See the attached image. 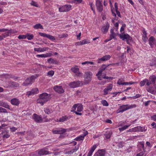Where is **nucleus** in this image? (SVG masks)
I'll return each instance as SVG.
<instances>
[{
    "label": "nucleus",
    "mask_w": 156,
    "mask_h": 156,
    "mask_svg": "<svg viewBox=\"0 0 156 156\" xmlns=\"http://www.w3.org/2000/svg\"><path fill=\"white\" fill-rule=\"evenodd\" d=\"M79 105V104H76L73 105V106L72 108V110L71 112H74L76 115H82V114L80 112H78L76 111V108H77L78 105Z\"/></svg>",
    "instance_id": "a878e982"
},
{
    "label": "nucleus",
    "mask_w": 156,
    "mask_h": 156,
    "mask_svg": "<svg viewBox=\"0 0 156 156\" xmlns=\"http://www.w3.org/2000/svg\"><path fill=\"white\" fill-rule=\"evenodd\" d=\"M147 82V79H145L142 81H141L140 83V87H143L144 86L146 83Z\"/></svg>",
    "instance_id": "58836bf2"
},
{
    "label": "nucleus",
    "mask_w": 156,
    "mask_h": 156,
    "mask_svg": "<svg viewBox=\"0 0 156 156\" xmlns=\"http://www.w3.org/2000/svg\"><path fill=\"white\" fill-rule=\"evenodd\" d=\"M151 120L156 121V114L152 115L151 117Z\"/></svg>",
    "instance_id": "e2e57ef3"
},
{
    "label": "nucleus",
    "mask_w": 156,
    "mask_h": 156,
    "mask_svg": "<svg viewBox=\"0 0 156 156\" xmlns=\"http://www.w3.org/2000/svg\"><path fill=\"white\" fill-rule=\"evenodd\" d=\"M155 39L152 36L151 37L149 40V43L150 46L153 48L154 46V43H155Z\"/></svg>",
    "instance_id": "4be33fe9"
},
{
    "label": "nucleus",
    "mask_w": 156,
    "mask_h": 156,
    "mask_svg": "<svg viewBox=\"0 0 156 156\" xmlns=\"http://www.w3.org/2000/svg\"><path fill=\"white\" fill-rule=\"evenodd\" d=\"M54 74V71L53 70H51L48 72L47 75L51 76H52Z\"/></svg>",
    "instance_id": "09e8293b"
},
{
    "label": "nucleus",
    "mask_w": 156,
    "mask_h": 156,
    "mask_svg": "<svg viewBox=\"0 0 156 156\" xmlns=\"http://www.w3.org/2000/svg\"><path fill=\"white\" fill-rule=\"evenodd\" d=\"M96 5L98 11L99 12H101L103 9L102 0H97L96 1Z\"/></svg>",
    "instance_id": "0eeeda50"
},
{
    "label": "nucleus",
    "mask_w": 156,
    "mask_h": 156,
    "mask_svg": "<svg viewBox=\"0 0 156 156\" xmlns=\"http://www.w3.org/2000/svg\"><path fill=\"white\" fill-rule=\"evenodd\" d=\"M112 134V131L111 130H108L104 134L105 137L104 139L105 140L107 139H109L111 137V136Z\"/></svg>",
    "instance_id": "5701e85b"
},
{
    "label": "nucleus",
    "mask_w": 156,
    "mask_h": 156,
    "mask_svg": "<svg viewBox=\"0 0 156 156\" xmlns=\"http://www.w3.org/2000/svg\"><path fill=\"white\" fill-rule=\"evenodd\" d=\"M66 132V129H61V130H55L53 131V133L55 134H62Z\"/></svg>",
    "instance_id": "c756f323"
},
{
    "label": "nucleus",
    "mask_w": 156,
    "mask_h": 156,
    "mask_svg": "<svg viewBox=\"0 0 156 156\" xmlns=\"http://www.w3.org/2000/svg\"><path fill=\"white\" fill-rule=\"evenodd\" d=\"M81 42L82 45L86 44H89L90 43V41L87 39L82 40L81 41Z\"/></svg>",
    "instance_id": "79ce46f5"
},
{
    "label": "nucleus",
    "mask_w": 156,
    "mask_h": 156,
    "mask_svg": "<svg viewBox=\"0 0 156 156\" xmlns=\"http://www.w3.org/2000/svg\"><path fill=\"white\" fill-rule=\"evenodd\" d=\"M113 85L112 83L108 84L106 88L104 90L103 94L105 95H107L108 93V92L109 91H111L112 90L113 88Z\"/></svg>",
    "instance_id": "dca6fc26"
},
{
    "label": "nucleus",
    "mask_w": 156,
    "mask_h": 156,
    "mask_svg": "<svg viewBox=\"0 0 156 156\" xmlns=\"http://www.w3.org/2000/svg\"><path fill=\"white\" fill-rule=\"evenodd\" d=\"M36 57L37 58H45V54H42L40 55H36Z\"/></svg>",
    "instance_id": "603ef678"
},
{
    "label": "nucleus",
    "mask_w": 156,
    "mask_h": 156,
    "mask_svg": "<svg viewBox=\"0 0 156 156\" xmlns=\"http://www.w3.org/2000/svg\"><path fill=\"white\" fill-rule=\"evenodd\" d=\"M45 54V58L51 57L53 55L51 53H47Z\"/></svg>",
    "instance_id": "bf43d9fd"
},
{
    "label": "nucleus",
    "mask_w": 156,
    "mask_h": 156,
    "mask_svg": "<svg viewBox=\"0 0 156 156\" xmlns=\"http://www.w3.org/2000/svg\"><path fill=\"white\" fill-rule=\"evenodd\" d=\"M7 112V110L5 109L0 107V112L6 113Z\"/></svg>",
    "instance_id": "5fc2aeb1"
},
{
    "label": "nucleus",
    "mask_w": 156,
    "mask_h": 156,
    "mask_svg": "<svg viewBox=\"0 0 156 156\" xmlns=\"http://www.w3.org/2000/svg\"><path fill=\"white\" fill-rule=\"evenodd\" d=\"M5 77L8 78H12L14 80H16L18 78L17 77H15V76L9 75L8 74H6L5 75Z\"/></svg>",
    "instance_id": "ea45409f"
},
{
    "label": "nucleus",
    "mask_w": 156,
    "mask_h": 156,
    "mask_svg": "<svg viewBox=\"0 0 156 156\" xmlns=\"http://www.w3.org/2000/svg\"><path fill=\"white\" fill-rule=\"evenodd\" d=\"M49 153V152L44 149H42L38 151V154L40 156L46 155Z\"/></svg>",
    "instance_id": "c85d7f7f"
},
{
    "label": "nucleus",
    "mask_w": 156,
    "mask_h": 156,
    "mask_svg": "<svg viewBox=\"0 0 156 156\" xmlns=\"http://www.w3.org/2000/svg\"><path fill=\"white\" fill-rule=\"evenodd\" d=\"M106 151L104 149H100L94 154V156H105Z\"/></svg>",
    "instance_id": "a211bd4d"
},
{
    "label": "nucleus",
    "mask_w": 156,
    "mask_h": 156,
    "mask_svg": "<svg viewBox=\"0 0 156 156\" xmlns=\"http://www.w3.org/2000/svg\"><path fill=\"white\" fill-rule=\"evenodd\" d=\"M8 31H9V34H16L17 33V31L16 30H9L8 29Z\"/></svg>",
    "instance_id": "49530a36"
},
{
    "label": "nucleus",
    "mask_w": 156,
    "mask_h": 156,
    "mask_svg": "<svg viewBox=\"0 0 156 156\" xmlns=\"http://www.w3.org/2000/svg\"><path fill=\"white\" fill-rule=\"evenodd\" d=\"M5 33L2 34V35H0L2 37V40L4 38H5L6 37L9 36V35L8 30L6 31Z\"/></svg>",
    "instance_id": "c03bdc74"
},
{
    "label": "nucleus",
    "mask_w": 156,
    "mask_h": 156,
    "mask_svg": "<svg viewBox=\"0 0 156 156\" xmlns=\"http://www.w3.org/2000/svg\"><path fill=\"white\" fill-rule=\"evenodd\" d=\"M84 84L82 82L77 81L71 82L69 84V86L70 87L74 88L80 87Z\"/></svg>",
    "instance_id": "423d86ee"
},
{
    "label": "nucleus",
    "mask_w": 156,
    "mask_h": 156,
    "mask_svg": "<svg viewBox=\"0 0 156 156\" xmlns=\"http://www.w3.org/2000/svg\"><path fill=\"white\" fill-rule=\"evenodd\" d=\"M142 148L144 150V152L142 151L139 154H138L136 156H145L146 154H145L144 152H145V149L144 147V143H141L140 145H139V151H142L141 148Z\"/></svg>",
    "instance_id": "f8f14e48"
},
{
    "label": "nucleus",
    "mask_w": 156,
    "mask_h": 156,
    "mask_svg": "<svg viewBox=\"0 0 156 156\" xmlns=\"http://www.w3.org/2000/svg\"><path fill=\"white\" fill-rule=\"evenodd\" d=\"M117 83L119 85H123V82H122V80L120 79L118 80L117 82Z\"/></svg>",
    "instance_id": "13d9d810"
},
{
    "label": "nucleus",
    "mask_w": 156,
    "mask_h": 156,
    "mask_svg": "<svg viewBox=\"0 0 156 156\" xmlns=\"http://www.w3.org/2000/svg\"><path fill=\"white\" fill-rule=\"evenodd\" d=\"M47 61L48 63L52 64H58V61L52 58L48 59Z\"/></svg>",
    "instance_id": "7c9ffc66"
},
{
    "label": "nucleus",
    "mask_w": 156,
    "mask_h": 156,
    "mask_svg": "<svg viewBox=\"0 0 156 156\" xmlns=\"http://www.w3.org/2000/svg\"><path fill=\"white\" fill-rule=\"evenodd\" d=\"M71 70L77 77L82 75L83 74L80 72L79 69L78 68L77 66H75L74 67H72Z\"/></svg>",
    "instance_id": "6e6552de"
},
{
    "label": "nucleus",
    "mask_w": 156,
    "mask_h": 156,
    "mask_svg": "<svg viewBox=\"0 0 156 156\" xmlns=\"http://www.w3.org/2000/svg\"><path fill=\"white\" fill-rule=\"evenodd\" d=\"M114 7L115 11L118 10V3L117 2H116L115 3Z\"/></svg>",
    "instance_id": "0e129e2a"
},
{
    "label": "nucleus",
    "mask_w": 156,
    "mask_h": 156,
    "mask_svg": "<svg viewBox=\"0 0 156 156\" xmlns=\"http://www.w3.org/2000/svg\"><path fill=\"white\" fill-rule=\"evenodd\" d=\"M68 119V117L67 116H62L58 119V121L59 122H64Z\"/></svg>",
    "instance_id": "f704fd0d"
},
{
    "label": "nucleus",
    "mask_w": 156,
    "mask_h": 156,
    "mask_svg": "<svg viewBox=\"0 0 156 156\" xmlns=\"http://www.w3.org/2000/svg\"><path fill=\"white\" fill-rule=\"evenodd\" d=\"M111 56L109 55H105L103 56L102 58H98L97 60V62L98 63L102 62H103L108 61L110 59Z\"/></svg>",
    "instance_id": "9d476101"
},
{
    "label": "nucleus",
    "mask_w": 156,
    "mask_h": 156,
    "mask_svg": "<svg viewBox=\"0 0 156 156\" xmlns=\"http://www.w3.org/2000/svg\"><path fill=\"white\" fill-rule=\"evenodd\" d=\"M156 80V77L155 75H152L150 76L149 80L147 79V85L149 86L150 84L154 85Z\"/></svg>",
    "instance_id": "1a4fd4ad"
},
{
    "label": "nucleus",
    "mask_w": 156,
    "mask_h": 156,
    "mask_svg": "<svg viewBox=\"0 0 156 156\" xmlns=\"http://www.w3.org/2000/svg\"><path fill=\"white\" fill-rule=\"evenodd\" d=\"M9 87L11 88L17 87H19V85L17 82L9 81L8 82Z\"/></svg>",
    "instance_id": "412c9836"
},
{
    "label": "nucleus",
    "mask_w": 156,
    "mask_h": 156,
    "mask_svg": "<svg viewBox=\"0 0 156 156\" xmlns=\"http://www.w3.org/2000/svg\"><path fill=\"white\" fill-rule=\"evenodd\" d=\"M26 35H20L18 37V38L19 39H25L27 38Z\"/></svg>",
    "instance_id": "8fccbe9b"
},
{
    "label": "nucleus",
    "mask_w": 156,
    "mask_h": 156,
    "mask_svg": "<svg viewBox=\"0 0 156 156\" xmlns=\"http://www.w3.org/2000/svg\"><path fill=\"white\" fill-rule=\"evenodd\" d=\"M78 150V148H76L72 149L70 151L72 153H73L74 152H76Z\"/></svg>",
    "instance_id": "338daca9"
},
{
    "label": "nucleus",
    "mask_w": 156,
    "mask_h": 156,
    "mask_svg": "<svg viewBox=\"0 0 156 156\" xmlns=\"http://www.w3.org/2000/svg\"><path fill=\"white\" fill-rule=\"evenodd\" d=\"M44 112L46 114H49L51 113L52 111L51 108L47 107L44 108Z\"/></svg>",
    "instance_id": "4c0bfd02"
},
{
    "label": "nucleus",
    "mask_w": 156,
    "mask_h": 156,
    "mask_svg": "<svg viewBox=\"0 0 156 156\" xmlns=\"http://www.w3.org/2000/svg\"><path fill=\"white\" fill-rule=\"evenodd\" d=\"M147 127H133L127 130L128 132H143L146 130Z\"/></svg>",
    "instance_id": "ddd939ff"
},
{
    "label": "nucleus",
    "mask_w": 156,
    "mask_h": 156,
    "mask_svg": "<svg viewBox=\"0 0 156 156\" xmlns=\"http://www.w3.org/2000/svg\"><path fill=\"white\" fill-rule=\"evenodd\" d=\"M11 103L12 105L17 106L19 105L20 101L17 98H14L11 100Z\"/></svg>",
    "instance_id": "393cba45"
},
{
    "label": "nucleus",
    "mask_w": 156,
    "mask_h": 156,
    "mask_svg": "<svg viewBox=\"0 0 156 156\" xmlns=\"http://www.w3.org/2000/svg\"><path fill=\"white\" fill-rule=\"evenodd\" d=\"M150 65L151 66H156V58L154 57L151 60Z\"/></svg>",
    "instance_id": "473e14b6"
},
{
    "label": "nucleus",
    "mask_w": 156,
    "mask_h": 156,
    "mask_svg": "<svg viewBox=\"0 0 156 156\" xmlns=\"http://www.w3.org/2000/svg\"><path fill=\"white\" fill-rule=\"evenodd\" d=\"M89 5L90 6L91 9V10L93 11V12L95 13V9L94 8V4L92 2H90L89 3Z\"/></svg>",
    "instance_id": "de8ad7c7"
},
{
    "label": "nucleus",
    "mask_w": 156,
    "mask_h": 156,
    "mask_svg": "<svg viewBox=\"0 0 156 156\" xmlns=\"http://www.w3.org/2000/svg\"><path fill=\"white\" fill-rule=\"evenodd\" d=\"M110 27L109 23L107 22L106 25L103 26L101 29L102 32L104 34H106L108 31Z\"/></svg>",
    "instance_id": "f3484780"
},
{
    "label": "nucleus",
    "mask_w": 156,
    "mask_h": 156,
    "mask_svg": "<svg viewBox=\"0 0 156 156\" xmlns=\"http://www.w3.org/2000/svg\"><path fill=\"white\" fill-rule=\"evenodd\" d=\"M96 148V145H94L93 146L91 147L88 152L87 156H91L92 154Z\"/></svg>",
    "instance_id": "2f4dec72"
},
{
    "label": "nucleus",
    "mask_w": 156,
    "mask_h": 156,
    "mask_svg": "<svg viewBox=\"0 0 156 156\" xmlns=\"http://www.w3.org/2000/svg\"><path fill=\"white\" fill-rule=\"evenodd\" d=\"M50 95L46 93H44L40 94L39 98L37 100V103L40 104L41 105H43L44 104L49 100L50 98Z\"/></svg>",
    "instance_id": "f257e3e1"
},
{
    "label": "nucleus",
    "mask_w": 156,
    "mask_h": 156,
    "mask_svg": "<svg viewBox=\"0 0 156 156\" xmlns=\"http://www.w3.org/2000/svg\"><path fill=\"white\" fill-rule=\"evenodd\" d=\"M37 77L36 76L33 75L30 77L28 78L23 83V84L24 86H27L31 84L34 81L35 79Z\"/></svg>",
    "instance_id": "39448f33"
},
{
    "label": "nucleus",
    "mask_w": 156,
    "mask_h": 156,
    "mask_svg": "<svg viewBox=\"0 0 156 156\" xmlns=\"http://www.w3.org/2000/svg\"><path fill=\"white\" fill-rule=\"evenodd\" d=\"M135 83L134 82H123V85H132Z\"/></svg>",
    "instance_id": "6e6d98bb"
},
{
    "label": "nucleus",
    "mask_w": 156,
    "mask_h": 156,
    "mask_svg": "<svg viewBox=\"0 0 156 156\" xmlns=\"http://www.w3.org/2000/svg\"><path fill=\"white\" fill-rule=\"evenodd\" d=\"M136 107V105L135 104L131 105H129L128 104L126 105H123L119 107V108L116 111V113L117 114L120 113H123L128 109L135 108Z\"/></svg>",
    "instance_id": "f03ea898"
},
{
    "label": "nucleus",
    "mask_w": 156,
    "mask_h": 156,
    "mask_svg": "<svg viewBox=\"0 0 156 156\" xmlns=\"http://www.w3.org/2000/svg\"><path fill=\"white\" fill-rule=\"evenodd\" d=\"M31 4V5L35 6L36 7H38V5L37 3L34 1H32Z\"/></svg>",
    "instance_id": "864d4df0"
},
{
    "label": "nucleus",
    "mask_w": 156,
    "mask_h": 156,
    "mask_svg": "<svg viewBox=\"0 0 156 156\" xmlns=\"http://www.w3.org/2000/svg\"><path fill=\"white\" fill-rule=\"evenodd\" d=\"M38 92V90L37 88H34L33 89L30 91H29L27 92V95L28 96H29L31 95H33L34 94H36Z\"/></svg>",
    "instance_id": "aec40b11"
},
{
    "label": "nucleus",
    "mask_w": 156,
    "mask_h": 156,
    "mask_svg": "<svg viewBox=\"0 0 156 156\" xmlns=\"http://www.w3.org/2000/svg\"><path fill=\"white\" fill-rule=\"evenodd\" d=\"M83 109V105H79L77 107V112H81Z\"/></svg>",
    "instance_id": "37998d69"
},
{
    "label": "nucleus",
    "mask_w": 156,
    "mask_h": 156,
    "mask_svg": "<svg viewBox=\"0 0 156 156\" xmlns=\"http://www.w3.org/2000/svg\"><path fill=\"white\" fill-rule=\"evenodd\" d=\"M39 34L40 36L43 37L48 38L52 41H54L55 40V37L50 35L41 32L39 33Z\"/></svg>",
    "instance_id": "4468645a"
},
{
    "label": "nucleus",
    "mask_w": 156,
    "mask_h": 156,
    "mask_svg": "<svg viewBox=\"0 0 156 156\" xmlns=\"http://www.w3.org/2000/svg\"><path fill=\"white\" fill-rule=\"evenodd\" d=\"M27 38L28 40H30L33 39L34 36L33 34L27 33L26 34Z\"/></svg>",
    "instance_id": "a19ab883"
},
{
    "label": "nucleus",
    "mask_w": 156,
    "mask_h": 156,
    "mask_svg": "<svg viewBox=\"0 0 156 156\" xmlns=\"http://www.w3.org/2000/svg\"><path fill=\"white\" fill-rule=\"evenodd\" d=\"M54 90L58 93L62 94L64 92V90L61 86L56 85L53 87Z\"/></svg>",
    "instance_id": "2eb2a0df"
},
{
    "label": "nucleus",
    "mask_w": 156,
    "mask_h": 156,
    "mask_svg": "<svg viewBox=\"0 0 156 156\" xmlns=\"http://www.w3.org/2000/svg\"><path fill=\"white\" fill-rule=\"evenodd\" d=\"M9 136L10 135L6 133L3 136V138L5 139L8 138Z\"/></svg>",
    "instance_id": "4d7b16f0"
},
{
    "label": "nucleus",
    "mask_w": 156,
    "mask_h": 156,
    "mask_svg": "<svg viewBox=\"0 0 156 156\" xmlns=\"http://www.w3.org/2000/svg\"><path fill=\"white\" fill-rule=\"evenodd\" d=\"M120 37L123 40H124L125 39H128L130 37L127 34H121L120 35Z\"/></svg>",
    "instance_id": "72a5a7b5"
},
{
    "label": "nucleus",
    "mask_w": 156,
    "mask_h": 156,
    "mask_svg": "<svg viewBox=\"0 0 156 156\" xmlns=\"http://www.w3.org/2000/svg\"><path fill=\"white\" fill-rule=\"evenodd\" d=\"M71 7V5H64L59 8V11L60 12L68 11L70 10Z\"/></svg>",
    "instance_id": "9b49d317"
},
{
    "label": "nucleus",
    "mask_w": 156,
    "mask_h": 156,
    "mask_svg": "<svg viewBox=\"0 0 156 156\" xmlns=\"http://www.w3.org/2000/svg\"><path fill=\"white\" fill-rule=\"evenodd\" d=\"M46 117L44 119H42L41 115H39L36 114H34L33 115V118L34 120L36 122L38 123H41L43 121H47L48 119L46 118Z\"/></svg>",
    "instance_id": "20e7f679"
},
{
    "label": "nucleus",
    "mask_w": 156,
    "mask_h": 156,
    "mask_svg": "<svg viewBox=\"0 0 156 156\" xmlns=\"http://www.w3.org/2000/svg\"><path fill=\"white\" fill-rule=\"evenodd\" d=\"M75 45L76 46H80V45H82V44L81 43V41H78L77 42H76L75 44Z\"/></svg>",
    "instance_id": "69168bd1"
},
{
    "label": "nucleus",
    "mask_w": 156,
    "mask_h": 156,
    "mask_svg": "<svg viewBox=\"0 0 156 156\" xmlns=\"http://www.w3.org/2000/svg\"><path fill=\"white\" fill-rule=\"evenodd\" d=\"M83 0H74L73 2L76 4H79L81 3Z\"/></svg>",
    "instance_id": "680f3d73"
},
{
    "label": "nucleus",
    "mask_w": 156,
    "mask_h": 156,
    "mask_svg": "<svg viewBox=\"0 0 156 156\" xmlns=\"http://www.w3.org/2000/svg\"><path fill=\"white\" fill-rule=\"evenodd\" d=\"M88 134L87 131H84L83 135H80L76 137L74 139V140L77 141H80L83 140L84 139V137L86 136Z\"/></svg>",
    "instance_id": "6ab92c4d"
},
{
    "label": "nucleus",
    "mask_w": 156,
    "mask_h": 156,
    "mask_svg": "<svg viewBox=\"0 0 156 156\" xmlns=\"http://www.w3.org/2000/svg\"><path fill=\"white\" fill-rule=\"evenodd\" d=\"M117 146L119 148H122L124 146V145H123V144L121 143H118Z\"/></svg>",
    "instance_id": "774afa93"
},
{
    "label": "nucleus",
    "mask_w": 156,
    "mask_h": 156,
    "mask_svg": "<svg viewBox=\"0 0 156 156\" xmlns=\"http://www.w3.org/2000/svg\"><path fill=\"white\" fill-rule=\"evenodd\" d=\"M111 34L110 35V39L109 40H110L112 39H115V37L116 36L117 34L114 32V29H112L110 30Z\"/></svg>",
    "instance_id": "cd10ccee"
},
{
    "label": "nucleus",
    "mask_w": 156,
    "mask_h": 156,
    "mask_svg": "<svg viewBox=\"0 0 156 156\" xmlns=\"http://www.w3.org/2000/svg\"><path fill=\"white\" fill-rule=\"evenodd\" d=\"M107 66H106L105 65L103 64L99 70L98 72V73L96 74V76L99 75H101L102 74V72L105 70Z\"/></svg>",
    "instance_id": "b1692460"
},
{
    "label": "nucleus",
    "mask_w": 156,
    "mask_h": 156,
    "mask_svg": "<svg viewBox=\"0 0 156 156\" xmlns=\"http://www.w3.org/2000/svg\"><path fill=\"white\" fill-rule=\"evenodd\" d=\"M124 123L122 122H120L119 124V127L120 126H123L122 127H129V126H127V125H123V124Z\"/></svg>",
    "instance_id": "052dcab7"
},
{
    "label": "nucleus",
    "mask_w": 156,
    "mask_h": 156,
    "mask_svg": "<svg viewBox=\"0 0 156 156\" xmlns=\"http://www.w3.org/2000/svg\"><path fill=\"white\" fill-rule=\"evenodd\" d=\"M101 103L104 106H108L109 105L107 101L105 100H102L101 101Z\"/></svg>",
    "instance_id": "a18cd8bd"
},
{
    "label": "nucleus",
    "mask_w": 156,
    "mask_h": 156,
    "mask_svg": "<svg viewBox=\"0 0 156 156\" xmlns=\"http://www.w3.org/2000/svg\"><path fill=\"white\" fill-rule=\"evenodd\" d=\"M0 106L6 108H9L10 107L6 103L3 102H0Z\"/></svg>",
    "instance_id": "c9c22d12"
},
{
    "label": "nucleus",
    "mask_w": 156,
    "mask_h": 156,
    "mask_svg": "<svg viewBox=\"0 0 156 156\" xmlns=\"http://www.w3.org/2000/svg\"><path fill=\"white\" fill-rule=\"evenodd\" d=\"M33 28L36 29H43V26L40 23H38L34 26Z\"/></svg>",
    "instance_id": "e433bc0d"
},
{
    "label": "nucleus",
    "mask_w": 156,
    "mask_h": 156,
    "mask_svg": "<svg viewBox=\"0 0 156 156\" xmlns=\"http://www.w3.org/2000/svg\"><path fill=\"white\" fill-rule=\"evenodd\" d=\"M126 24H123L122 27H121L120 31L121 33H122V31H124V28L126 27Z\"/></svg>",
    "instance_id": "3c124183"
},
{
    "label": "nucleus",
    "mask_w": 156,
    "mask_h": 156,
    "mask_svg": "<svg viewBox=\"0 0 156 156\" xmlns=\"http://www.w3.org/2000/svg\"><path fill=\"white\" fill-rule=\"evenodd\" d=\"M48 47H44L43 48H34V50L35 51L38 52H43L44 51L48 50Z\"/></svg>",
    "instance_id": "bb28decb"
},
{
    "label": "nucleus",
    "mask_w": 156,
    "mask_h": 156,
    "mask_svg": "<svg viewBox=\"0 0 156 156\" xmlns=\"http://www.w3.org/2000/svg\"><path fill=\"white\" fill-rule=\"evenodd\" d=\"M92 76V73L90 72H87L85 73L84 75V78L85 80V82H82L84 84L88 83L91 80Z\"/></svg>",
    "instance_id": "7ed1b4c3"
}]
</instances>
